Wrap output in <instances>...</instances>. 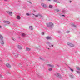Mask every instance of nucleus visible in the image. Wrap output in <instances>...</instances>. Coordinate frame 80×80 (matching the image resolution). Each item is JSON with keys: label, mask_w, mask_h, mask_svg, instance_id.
<instances>
[{"label": "nucleus", "mask_w": 80, "mask_h": 80, "mask_svg": "<svg viewBox=\"0 0 80 80\" xmlns=\"http://www.w3.org/2000/svg\"><path fill=\"white\" fill-rule=\"evenodd\" d=\"M13 55L15 58H19L20 57H21V55L17 53H14Z\"/></svg>", "instance_id": "1"}, {"label": "nucleus", "mask_w": 80, "mask_h": 80, "mask_svg": "<svg viewBox=\"0 0 80 80\" xmlns=\"http://www.w3.org/2000/svg\"><path fill=\"white\" fill-rule=\"evenodd\" d=\"M53 25V23L50 22L49 23L47 24V26L48 27H51Z\"/></svg>", "instance_id": "2"}, {"label": "nucleus", "mask_w": 80, "mask_h": 80, "mask_svg": "<svg viewBox=\"0 0 80 80\" xmlns=\"http://www.w3.org/2000/svg\"><path fill=\"white\" fill-rule=\"evenodd\" d=\"M4 23H6L7 24H10V22L8 21H4Z\"/></svg>", "instance_id": "3"}, {"label": "nucleus", "mask_w": 80, "mask_h": 80, "mask_svg": "<svg viewBox=\"0 0 80 80\" xmlns=\"http://www.w3.org/2000/svg\"><path fill=\"white\" fill-rule=\"evenodd\" d=\"M42 6L43 7H44V8H47V6L46 4H45L43 3H42L41 4Z\"/></svg>", "instance_id": "4"}, {"label": "nucleus", "mask_w": 80, "mask_h": 80, "mask_svg": "<svg viewBox=\"0 0 80 80\" xmlns=\"http://www.w3.org/2000/svg\"><path fill=\"white\" fill-rule=\"evenodd\" d=\"M6 66L7 67H8V68H10V67H11V66L8 63H7L6 64Z\"/></svg>", "instance_id": "5"}, {"label": "nucleus", "mask_w": 80, "mask_h": 80, "mask_svg": "<svg viewBox=\"0 0 80 80\" xmlns=\"http://www.w3.org/2000/svg\"><path fill=\"white\" fill-rule=\"evenodd\" d=\"M17 47H18V48L19 49H22V47L20 45H18L17 46Z\"/></svg>", "instance_id": "6"}, {"label": "nucleus", "mask_w": 80, "mask_h": 80, "mask_svg": "<svg viewBox=\"0 0 80 80\" xmlns=\"http://www.w3.org/2000/svg\"><path fill=\"white\" fill-rule=\"evenodd\" d=\"M8 13L9 15H11V16H12V12H8Z\"/></svg>", "instance_id": "7"}, {"label": "nucleus", "mask_w": 80, "mask_h": 80, "mask_svg": "<svg viewBox=\"0 0 80 80\" xmlns=\"http://www.w3.org/2000/svg\"><path fill=\"white\" fill-rule=\"evenodd\" d=\"M48 66L50 67H52V68H53L54 67V66L53 65H52L51 64H48Z\"/></svg>", "instance_id": "8"}, {"label": "nucleus", "mask_w": 80, "mask_h": 80, "mask_svg": "<svg viewBox=\"0 0 80 80\" xmlns=\"http://www.w3.org/2000/svg\"><path fill=\"white\" fill-rule=\"evenodd\" d=\"M1 45H3L4 44V42H3V41L1 40Z\"/></svg>", "instance_id": "9"}, {"label": "nucleus", "mask_w": 80, "mask_h": 80, "mask_svg": "<svg viewBox=\"0 0 80 80\" xmlns=\"http://www.w3.org/2000/svg\"><path fill=\"white\" fill-rule=\"evenodd\" d=\"M26 48V50L27 51H30V48Z\"/></svg>", "instance_id": "10"}, {"label": "nucleus", "mask_w": 80, "mask_h": 80, "mask_svg": "<svg viewBox=\"0 0 80 80\" xmlns=\"http://www.w3.org/2000/svg\"><path fill=\"white\" fill-rule=\"evenodd\" d=\"M33 15H34V16H35V17H37V18L38 17H39V14H38L37 15H35L34 14H33Z\"/></svg>", "instance_id": "11"}, {"label": "nucleus", "mask_w": 80, "mask_h": 80, "mask_svg": "<svg viewBox=\"0 0 80 80\" xmlns=\"http://www.w3.org/2000/svg\"><path fill=\"white\" fill-rule=\"evenodd\" d=\"M17 19H18V20H20V16H18L17 17Z\"/></svg>", "instance_id": "12"}, {"label": "nucleus", "mask_w": 80, "mask_h": 80, "mask_svg": "<svg viewBox=\"0 0 80 80\" xmlns=\"http://www.w3.org/2000/svg\"><path fill=\"white\" fill-rule=\"evenodd\" d=\"M3 36L0 35V39H1V40H2V39H3Z\"/></svg>", "instance_id": "13"}, {"label": "nucleus", "mask_w": 80, "mask_h": 80, "mask_svg": "<svg viewBox=\"0 0 80 80\" xmlns=\"http://www.w3.org/2000/svg\"><path fill=\"white\" fill-rule=\"evenodd\" d=\"M46 39H47V40H49V39H51V38L49 37H47Z\"/></svg>", "instance_id": "14"}, {"label": "nucleus", "mask_w": 80, "mask_h": 80, "mask_svg": "<svg viewBox=\"0 0 80 80\" xmlns=\"http://www.w3.org/2000/svg\"><path fill=\"white\" fill-rule=\"evenodd\" d=\"M69 46L70 47H74V45L72 44L71 43Z\"/></svg>", "instance_id": "15"}, {"label": "nucleus", "mask_w": 80, "mask_h": 80, "mask_svg": "<svg viewBox=\"0 0 80 80\" xmlns=\"http://www.w3.org/2000/svg\"><path fill=\"white\" fill-rule=\"evenodd\" d=\"M56 75H58V77H59L60 76V74L58 73H56Z\"/></svg>", "instance_id": "16"}, {"label": "nucleus", "mask_w": 80, "mask_h": 80, "mask_svg": "<svg viewBox=\"0 0 80 80\" xmlns=\"http://www.w3.org/2000/svg\"><path fill=\"white\" fill-rule=\"evenodd\" d=\"M29 29L30 30H33V28H32V26H30L29 27Z\"/></svg>", "instance_id": "17"}, {"label": "nucleus", "mask_w": 80, "mask_h": 80, "mask_svg": "<svg viewBox=\"0 0 80 80\" xmlns=\"http://www.w3.org/2000/svg\"><path fill=\"white\" fill-rule=\"evenodd\" d=\"M39 18H43V17L42 16L39 14Z\"/></svg>", "instance_id": "18"}, {"label": "nucleus", "mask_w": 80, "mask_h": 80, "mask_svg": "<svg viewBox=\"0 0 80 80\" xmlns=\"http://www.w3.org/2000/svg\"><path fill=\"white\" fill-rule=\"evenodd\" d=\"M53 7V6H52V5H49V8H52Z\"/></svg>", "instance_id": "19"}, {"label": "nucleus", "mask_w": 80, "mask_h": 80, "mask_svg": "<svg viewBox=\"0 0 80 80\" xmlns=\"http://www.w3.org/2000/svg\"><path fill=\"white\" fill-rule=\"evenodd\" d=\"M76 68L78 70H80V68L78 67H76Z\"/></svg>", "instance_id": "20"}, {"label": "nucleus", "mask_w": 80, "mask_h": 80, "mask_svg": "<svg viewBox=\"0 0 80 80\" xmlns=\"http://www.w3.org/2000/svg\"><path fill=\"white\" fill-rule=\"evenodd\" d=\"M22 37H24V36H25V34L24 33L22 34Z\"/></svg>", "instance_id": "21"}, {"label": "nucleus", "mask_w": 80, "mask_h": 80, "mask_svg": "<svg viewBox=\"0 0 80 80\" xmlns=\"http://www.w3.org/2000/svg\"><path fill=\"white\" fill-rule=\"evenodd\" d=\"M49 71H52V68H50L49 69Z\"/></svg>", "instance_id": "22"}, {"label": "nucleus", "mask_w": 80, "mask_h": 80, "mask_svg": "<svg viewBox=\"0 0 80 80\" xmlns=\"http://www.w3.org/2000/svg\"><path fill=\"white\" fill-rule=\"evenodd\" d=\"M12 40H14V41H15V40L16 39L14 38H12Z\"/></svg>", "instance_id": "23"}, {"label": "nucleus", "mask_w": 80, "mask_h": 80, "mask_svg": "<svg viewBox=\"0 0 80 80\" xmlns=\"http://www.w3.org/2000/svg\"><path fill=\"white\" fill-rule=\"evenodd\" d=\"M26 15L28 16H29L30 15V14L28 13H26Z\"/></svg>", "instance_id": "24"}, {"label": "nucleus", "mask_w": 80, "mask_h": 80, "mask_svg": "<svg viewBox=\"0 0 80 80\" xmlns=\"http://www.w3.org/2000/svg\"><path fill=\"white\" fill-rule=\"evenodd\" d=\"M67 44H68V45H69V46H70V44H71V43H70L69 42H68V43H67Z\"/></svg>", "instance_id": "25"}, {"label": "nucleus", "mask_w": 80, "mask_h": 80, "mask_svg": "<svg viewBox=\"0 0 80 80\" xmlns=\"http://www.w3.org/2000/svg\"><path fill=\"white\" fill-rule=\"evenodd\" d=\"M56 11V12H60V10L58 9H57Z\"/></svg>", "instance_id": "26"}, {"label": "nucleus", "mask_w": 80, "mask_h": 80, "mask_svg": "<svg viewBox=\"0 0 80 80\" xmlns=\"http://www.w3.org/2000/svg\"><path fill=\"white\" fill-rule=\"evenodd\" d=\"M70 70H71V71H72V72H73V70L71 68H70Z\"/></svg>", "instance_id": "27"}, {"label": "nucleus", "mask_w": 80, "mask_h": 80, "mask_svg": "<svg viewBox=\"0 0 80 80\" xmlns=\"http://www.w3.org/2000/svg\"><path fill=\"white\" fill-rule=\"evenodd\" d=\"M2 28V26L0 25V28Z\"/></svg>", "instance_id": "28"}, {"label": "nucleus", "mask_w": 80, "mask_h": 80, "mask_svg": "<svg viewBox=\"0 0 80 80\" xmlns=\"http://www.w3.org/2000/svg\"><path fill=\"white\" fill-rule=\"evenodd\" d=\"M42 35H44V33L43 32H42Z\"/></svg>", "instance_id": "29"}, {"label": "nucleus", "mask_w": 80, "mask_h": 80, "mask_svg": "<svg viewBox=\"0 0 80 80\" xmlns=\"http://www.w3.org/2000/svg\"><path fill=\"white\" fill-rule=\"evenodd\" d=\"M62 16L63 17H65V15H62Z\"/></svg>", "instance_id": "30"}, {"label": "nucleus", "mask_w": 80, "mask_h": 80, "mask_svg": "<svg viewBox=\"0 0 80 80\" xmlns=\"http://www.w3.org/2000/svg\"><path fill=\"white\" fill-rule=\"evenodd\" d=\"M51 46H52V47H53V45H51Z\"/></svg>", "instance_id": "31"}, {"label": "nucleus", "mask_w": 80, "mask_h": 80, "mask_svg": "<svg viewBox=\"0 0 80 80\" xmlns=\"http://www.w3.org/2000/svg\"><path fill=\"white\" fill-rule=\"evenodd\" d=\"M70 3H71V2H72V1H70Z\"/></svg>", "instance_id": "32"}, {"label": "nucleus", "mask_w": 80, "mask_h": 80, "mask_svg": "<svg viewBox=\"0 0 80 80\" xmlns=\"http://www.w3.org/2000/svg\"><path fill=\"white\" fill-rule=\"evenodd\" d=\"M48 1H50V0H48Z\"/></svg>", "instance_id": "33"}, {"label": "nucleus", "mask_w": 80, "mask_h": 80, "mask_svg": "<svg viewBox=\"0 0 80 80\" xmlns=\"http://www.w3.org/2000/svg\"><path fill=\"white\" fill-rule=\"evenodd\" d=\"M48 50H49L50 48H48Z\"/></svg>", "instance_id": "34"}, {"label": "nucleus", "mask_w": 80, "mask_h": 80, "mask_svg": "<svg viewBox=\"0 0 80 80\" xmlns=\"http://www.w3.org/2000/svg\"><path fill=\"white\" fill-rule=\"evenodd\" d=\"M69 33V32H67V33Z\"/></svg>", "instance_id": "35"}, {"label": "nucleus", "mask_w": 80, "mask_h": 80, "mask_svg": "<svg viewBox=\"0 0 80 80\" xmlns=\"http://www.w3.org/2000/svg\"><path fill=\"white\" fill-rule=\"evenodd\" d=\"M5 0V1H6L7 0Z\"/></svg>", "instance_id": "36"}, {"label": "nucleus", "mask_w": 80, "mask_h": 80, "mask_svg": "<svg viewBox=\"0 0 80 80\" xmlns=\"http://www.w3.org/2000/svg\"><path fill=\"white\" fill-rule=\"evenodd\" d=\"M49 47H51V46H49Z\"/></svg>", "instance_id": "37"}, {"label": "nucleus", "mask_w": 80, "mask_h": 80, "mask_svg": "<svg viewBox=\"0 0 80 80\" xmlns=\"http://www.w3.org/2000/svg\"><path fill=\"white\" fill-rule=\"evenodd\" d=\"M42 60H43V59H42Z\"/></svg>", "instance_id": "38"}, {"label": "nucleus", "mask_w": 80, "mask_h": 80, "mask_svg": "<svg viewBox=\"0 0 80 80\" xmlns=\"http://www.w3.org/2000/svg\"><path fill=\"white\" fill-rule=\"evenodd\" d=\"M2 77V76H1V77Z\"/></svg>", "instance_id": "39"}]
</instances>
